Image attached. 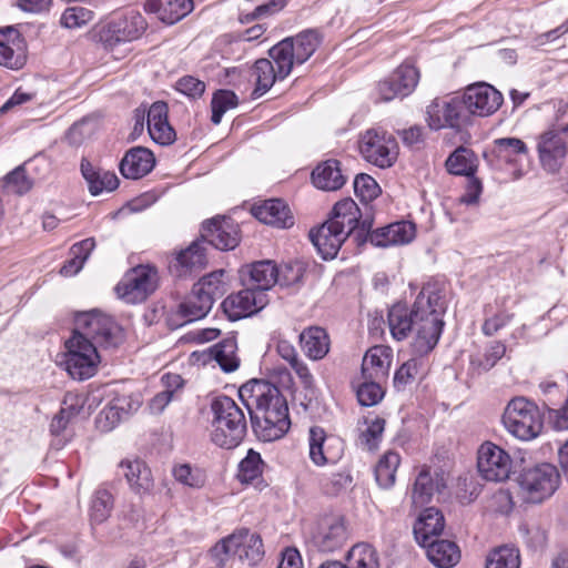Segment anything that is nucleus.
Segmentation results:
<instances>
[{"label": "nucleus", "mask_w": 568, "mask_h": 568, "mask_svg": "<svg viewBox=\"0 0 568 568\" xmlns=\"http://www.w3.org/2000/svg\"><path fill=\"white\" fill-rule=\"evenodd\" d=\"M444 313L445 303L439 293L423 287L410 308L406 304L396 303L388 310L387 324L396 341H404L414 334V352L426 355L439 341Z\"/></svg>", "instance_id": "nucleus-1"}, {"label": "nucleus", "mask_w": 568, "mask_h": 568, "mask_svg": "<svg viewBox=\"0 0 568 568\" xmlns=\"http://www.w3.org/2000/svg\"><path fill=\"white\" fill-rule=\"evenodd\" d=\"M239 396L250 413L253 429L260 439L273 442L288 432V406L275 385L252 379L240 387Z\"/></svg>", "instance_id": "nucleus-2"}, {"label": "nucleus", "mask_w": 568, "mask_h": 568, "mask_svg": "<svg viewBox=\"0 0 568 568\" xmlns=\"http://www.w3.org/2000/svg\"><path fill=\"white\" fill-rule=\"evenodd\" d=\"M361 212L352 199H344L333 207V215L318 229L311 230L310 240L324 260L334 258L344 241L359 224Z\"/></svg>", "instance_id": "nucleus-3"}, {"label": "nucleus", "mask_w": 568, "mask_h": 568, "mask_svg": "<svg viewBox=\"0 0 568 568\" xmlns=\"http://www.w3.org/2000/svg\"><path fill=\"white\" fill-rule=\"evenodd\" d=\"M211 440L219 447L232 449L244 439L247 423L243 409L229 396H219L212 404Z\"/></svg>", "instance_id": "nucleus-4"}, {"label": "nucleus", "mask_w": 568, "mask_h": 568, "mask_svg": "<svg viewBox=\"0 0 568 568\" xmlns=\"http://www.w3.org/2000/svg\"><path fill=\"white\" fill-rule=\"evenodd\" d=\"M505 428L520 440L537 438L544 428V415L539 407L526 397H515L503 414Z\"/></svg>", "instance_id": "nucleus-5"}, {"label": "nucleus", "mask_w": 568, "mask_h": 568, "mask_svg": "<svg viewBox=\"0 0 568 568\" xmlns=\"http://www.w3.org/2000/svg\"><path fill=\"white\" fill-rule=\"evenodd\" d=\"M72 335L92 343L95 349L116 347L123 338L122 329L113 318L95 310L77 315Z\"/></svg>", "instance_id": "nucleus-6"}, {"label": "nucleus", "mask_w": 568, "mask_h": 568, "mask_svg": "<svg viewBox=\"0 0 568 568\" xmlns=\"http://www.w3.org/2000/svg\"><path fill=\"white\" fill-rule=\"evenodd\" d=\"M233 555L240 561L254 566L260 562L264 556L263 542L256 532L248 529H241L231 536L222 539L211 549L216 566L223 567L227 556Z\"/></svg>", "instance_id": "nucleus-7"}, {"label": "nucleus", "mask_w": 568, "mask_h": 568, "mask_svg": "<svg viewBox=\"0 0 568 568\" xmlns=\"http://www.w3.org/2000/svg\"><path fill=\"white\" fill-rule=\"evenodd\" d=\"M517 481L521 499L525 503L539 504L556 491L560 475L554 465L542 463L524 469Z\"/></svg>", "instance_id": "nucleus-8"}, {"label": "nucleus", "mask_w": 568, "mask_h": 568, "mask_svg": "<svg viewBox=\"0 0 568 568\" xmlns=\"http://www.w3.org/2000/svg\"><path fill=\"white\" fill-rule=\"evenodd\" d=\"M362 156L369 163L381 168H390L398 155L396 139L384 130L369 129L358 141Z\"/></svg>", "instance_id": "nucleus-9"}, {"label": "nucleus", "mask_w": 568, "mask_h": 568, "mask_svg": "<svg viewBox=\"0 0 568 568\" xmlns=\"http://www.w3.org/2000/svg\"><path fill=\"white\" fill-rule=\"evenodd\" d=\"M65 369L73 379L84 381L98 371L100 356L92 343H87L79 335H72L67 342Z\"/></svg>", "instance_id": "nucleus-10"}, {"label": "nucleus", "mask_w": 568, "mask_h": 568, "mask_svg": "<svg viewBox=\"0 0 568 568\" xmlns=\"http://www.w3.org/2000/svg\"><path fill=\"white\" fill-rule=\"evenodd\" d=\"M467 112L460 97L437 98L427 106L426 121L435 131L446 128L459 131L470 124Z\"/></svg>", "instance_id": "nucleus-11"}, {"label": "nucleus", "mask_w": 568, "mask_h": 568, "mask_svg": "<svg viewBox=\"0 0 568 568\" xmlns=\"http://www.w3.org/2000/svg\"><path fill=\"white\" fill-rule=\"evenodd\" d=\"M158 287V272L149 265L131 268L115 286L120 298L126 303L144 302Z\"/></svg>", "instance_id": "nucleus-12"}, {"label": "nucleus", "mask_w": 568, "mask_h": 568, "mask_svg": "<svg viewBox=\"0 0 568 568\" xmlns=\"http://www.w3.org/2000/svg\"><path fill=\"white\" fill-rule=\"evenodd\" d=\"M477 468L484 479L501 483L509 478L513 460L505 449L485 442L477 452Z\"/></svg>", "instance_id": "nucleus-13"}, {"label": "nucleus", "mask_w": 568, "mask_h": 568, "mask_svg": "<svg viewBox=\"0 0 568 568\" xmlns=\"http://www.w3.org/2000/svg\"><path fill=\"white\" fill-rule=\"evenodd\" d=\"M348 539L346 520L339 515L322 517L312 534L314 546L322 552H333L342 548Z\"/></svg>", "instance_id": "nucleus-14"}, {"label": "nucleus", "mask_w": 568, "mask_h": 568, "mask_svg": "<svg viewBox=\"0 0 568 568\" xmlns=\"http://www.w3.org/2000/svg\"><path fill=\"white\" fill-rule=\"evenodd\" d=\"M460 98L468 111L469 122L471 115L488 116L495 113L504 101L503 94L485 82L469 85Z\"/></svg>", "instance_id": "nucleus-15"}, {"label": "nucleus", "mask_w": 568, "mask_h": 568, "mask_svg": "<svg viewBox=\"0 0 568 568\" xmlns=\"http://www.w3.org/2000/svg\"><path fill=\"white\" fill-rule=\"evenodd\" d=\"M146 29L144 17L139 11L130 10L106 26L103 38L109 45L131 42L141 38Z\"/></svg>", "instance_id": "nucleus-16"}, {"label": "nucleus", "mask_w": 568, "mask_h": 568, "mask_svg": "<svg viewBox=\"0 0 568 568\" xmlns=\"http://www.w3.org/2000/svg\"><path fill=\"white\" fill-rule=\"evenodd\" d=\"M268 303L266 293L256 292L247 287L229 295L222 303V308L230 321H237L251 316Z\"/></svg>", "instance_id": "nucleus-17"}, {"label": "nucleus", "mask_w": 568, "mask_h": 568, "mask_svg": "<svg viewBox=\"0 0 568 568\" xmlns=\"http://www.w3.org/2000/svg\"><path fill=\"white\" fill-rule=\"evenodd\" d=\"M201 239L217 250H233L240 243L239 225L231 219L213 217L202 224Z\"/></svg>", "instance_id": "nucleus-18"}, {"label": "nucleus", "mask_w": 568, "mask_h": 568, "mask_svg": "<svg viewBox=\"0 0 568 568\" xmlns=\"http://www.w3.org/2000/svg\"><path fill=\"white\" fill-rule=\"evenodd\" d=\"M419 73L410 64H402L385 80L377 85L379 99L384 102L392 101L395 98H404L413 92Z\"/></svg>", "instance_id": "nucleus-19"}, {"label": "nucleus", "mask_w": 568, "mask_h": 568, "mask_svg": "<svg viewBox=\"0 0 568 568\" xmlns=\"http://www.w3.org/2000/svg\"><path fill=\"white\" fill-rule=\"evenodd\" d=\"M537 152L541 168L548 173H557L567 155V144L561 133L547 131L539 136Z\"/></svg>", "instance_id": "nucleus-20"}, {"label": "nucleus", "mask_w": 568, "mask_h": 568, "mask_svg": "<svg viewBox=\"0 0 568 568\" xmlns=\"http://www.w3.org/2000/svg\"><path fill=\"white\" fill-rule=\"evenodd\" d=\"M310 458L317 466L336 463L343 454V442L334 436L327 437L324 429L314 426L310 429Z\"/></svg>", "instance_id": "nucleus-21"}, {"label": "nucleus", "mask_w": 568, "mask_h": 568, "mask_svg": "<svg viewBox=\"0 0 568 568\" xmlns=\"http://www.w3.org/2000/svg\"><path fill=\"white\" fill-rule=\"evenodd\" d=\"M528 155L526 143L518 138H499L493 141L489 151L484 152L487 164L501 170L503 164H515L521 156Z\"/></svg>", "instance_id": "nucleus-22"}, {"label": "nucleus", "mask_w": 568, "mask_h": 568, "mask_svg": "<svg viewBox=\"0 0 568 568\" xmlns=\"http://www.w3.org/2000/svg\"><path fill=\"white\" fill-rule=\"evenodd\" d=\"M204 243L202 239L196 240L189 247L181 251L170 264L171 272L179 277H183L202 271L207 264Z\"/></svg>", "instance_id": "nucleus-23"}, {"label": "nucleus", "mask_w": 568, "mask_h": 568, "mask_svg": "<svg viewBox=\"0 0 568 568\" xmlns=\"http://www.w3.org/2000/svg\"><path fill=\"white\" fill-rule=\"evenodd\" d=\"M26 60L24 43L19 32L12 27L0 30V64L19 70Z\"/></svg>", "instance_id": "nucleus-24"}, {"label": "nucleus", "mask_w": 568, "mask_h": 568, "mask_svg": "<svg viewBox=\"0 0 568 568\" xmlns=\"http://www.w3.org/2000/svg\"><path fill=\"white\" fill-rule=\"evenodd\" d=\"M148 131L152 140L161 145H169L175 141L176 134L168 121V105L165 102H154L148 111Z\"/></svg>", "instance_id": "nucleus-25"}, {"label": "nucleus", "mask_w": 568, "mask_h": 568, "mask_svg": "<svg viewBox=\"0 0 568 568\" xmlns=\"http://www.w3.org/2000/svg\"><path fill=\"white\" fill-rule=\"evenodd\" d=\"M278 280V268L273 261L265 260L253 263L247 266V271L242 273L243 284L265 293Z\"/></svg>", "instance_id": "nucleus-26"}, {"label": "nucleus", "mask_w": 568, "mask_h": 568, "mask_svg": "<svg viewBox=\"0 0 568 568\" xmlns=\"http://www.w3.org/2000/svg\"><path fill=\"white\" fill-rule=\"evenodd\" d=\"M254 216L264 224L278 229H288L294 224V217L288 205L280 199L266 200L253 207Z\"/></svg>", "instance_id": "nucleus-27"}, {"label": "nucleus", "mask_w": 568, "mask_h": 568, "mask_svg": "<svg viewBox=\"0 0 568 568\" xmlns=\"http://www.w3.org/2000/svg\"><path fill=\"white\" fill-rule=\"evenodd\" d=\"M154 166L153 153L143 146L130 149L120 162V172L126 179H140Z\"/></svg>", "instance_id": "nucleus-28"}, {"label": "nucleus", "mask_w": 568, "mask_h": 568, "mask_svg": "<svg viewBox=\"0 0 568 568\" xmlns=\"http://www.w3.org/2000/svg\"><path fill=\"white\" fill-rule=\"evenodd\" d=\"M194 8L192 0H148L144 10L154 13L165 24H174Z\"/></svg>", "instance_id": "nucleus-29"}, {"label": "nucleus", "mask_w": 568, "mask_h": 568, "mask_svg": "<svg viewBox=\"0 0 568 568\" xmlns=\"http://www.w3.org/2000/svg\"><path fill=\"white\" fill-rule=\"evenodd\" d=\"M390 367V354L384 346L369 348L363 357L361 378L386 381Z\"/></svg>", "instance_id": "nucleus-30"}, {"label": "nucleus", "mask_w": 568, "mask_h": 568, "mask_svg": "<svg viewBox=\"0 0 568 568\" xmlns=\"http://www.w3.org/2000/svg\"><path fill=\"white\" fill-rule=\"evenodd\" d=\"M120 467L130 486L138 495L149 494L153 488V478L150 468L141 459L122 460Z\"/></svg>", "instance_id": "nucleus-31"}, {"label": "nucleus", "mask_w": 568, "mask_h": 568, "mask_svg": "<svg viewBox=\"0 0 568 568\" xmlns=\"http://www.w3.org/2000/svg\"><path fill=\"white\" fill-rule=\"evenodd\" d=\"M80 170L93 196L104 191L112 192L119 186L120 181L115 173L93 166L85 158L81 160Z\"/></svg>", "instance_id": "nucleus-32"}, {"label": "nucleus", "mask_w": 568, "mask_h": 568, "mask_svg": "<svg viewBox=\"0 0 568 568\" xmlns=\"http://www.w3.org/2000/svg\"><path fill=\"white\" fill-rule=\"evenodd\" d=\"M445 527L444 515L435 507L426 508L414 525L415 539L419 545H427L439 536Z\"/></svg>", "instance_id": "nucleus-33"}, {"label": "nucleus", "mask_w": 568, "mask_h": 568, "mask_svg": "<svg viewBox=\"0 0 568 568\" xmlns=\"http://www.w3.org/2000/svg\"><path fill=\"white\" fill-rule=\"evenodd\" d=\"M420 546L426 548L427 558L437 568H452L460 560V550L454 541L434 539Z\"/></svg>", "instance_id": "nucleus-34"}, {"label": "nucleus", "mask_w": 568, "mask_h": 568, "mask_svg": "<svg viewBox=\"0 0 568 568\" xmlns=\"http://www.w3.org/2000/svg\"><path fill=\"white\" fill-rule=\"evenodd\" d=\"M313 184L324 191H336L345 184L337 160H327L318 164L312 172Z\"/></svg>", "instance_id": "nucleus-35"}, {"label": "nucleus", "mask_w": 568, "mask_h": 568, "mask_svg": "<svg viewBox=\"0 0 568 568\" xmlns=\"http://www.w3.org/2000/svg\"><path fill=\"white\" fill-rule=\"evenodd\" d=\"M300 342L305 355L314 361L324 358L329 351V336L318 326L304 329L300 335Z\"/></svg>", "instance_id": "nucleus-36"}, {"label": "nucleus", "mask_w": 568, "mask_h": 568, "mask_svg": "<svg viewBox=\"0 0 568 568\" xmlns=\"http://www.w3.org/2000/svg\"><path fill=\"white\" fill-rule=\"evenodd\" d=\"M449 174L471 178L478 169L476 153L466 146H458L445 161Z\"/></svg>", "instance_id": "nucleus-37"}, {"label": "nucleus", "mask_w": 568, "mask_h": 568, "mask_svg": "<svg viewBox=\"0 0 568 568\" xmlns=\"http://www.w3.org/2000/svg\"><path fill=\"white\" fill-rule=\"evenodd\" d=\"M445 487L443 478L434 479L427 469H423L415 479L412 490V503L415 507L428 504L435 491Z\"/></svg>", "instance_id": "nucleus-38"}, {"label": "nucleus", "mask_w": 568, "mask_h": 568, "mask_svg": "<svg viewBox=\"0 0 568 568\" xmlns=\"http://www.w3.org/2000/svg\"><path fill=\"white\" fill-rule=\"evenodd\" d=\"M251 77L255 80V88L252 91V98L258 99L265 94L278 80L277 72L272 61L268 59H258L251 68Z\"/></svg>", "instance_id": "nucleus-39"}, {"label": "nucleus", "mask_w": 568, "mask_h": 568, "mask_svg": "<svg viewBox=\"0 0 568 568\" xmlns=\"http://www.w3.org/2000/svg\"><path fill=\"white\" fill-rule=\"evenodd\" d=\"M212 305L209 297H203L192 288L191 294L179 304L178 314L184 323H191L203 318L210 312Z\"/></svg>", "instance_id": "nucleus-40"}, {"label": "nucleus", "mask_w": 568, "mask_h": 568, "mask_svg": "<svg viewBox=\"0 0 568 568\" xmlns=\"http://www.w3.org/2000/svg\"><path fill=\"white\" fill-rule=\"evenodd\" d=\"M294 48L297 64L306 62L317 50L322 42V36L317 30H305L295 37L287 38Z\"/></svg>", "instance_id": "nucleus-41"}, {"label": "nucleus", "mask_w": 568, "mask_h": 568, "mask_svg": "<svg viewBox=\"0 0 568 568\" xmlns=\"http://www.w3.org/2000/svg\"><path fill=\"white\" fill-rule=\"evenodd\" d=\"M270 58L275 63L278 80H284L296 63L294 48L288 39H284L268 50Z\"/></svg>", "instance_id": "nucleus-42"}, {"label": "nucleus", "mask_w": 568, "mask_h": 568, "mask_svg": "<svg viewBox=\"0 0 568 568\" xmlns=\"http://www.w3.org/2000/svg\"><path fill=\"white\" fill-rule=\"evenodd\" d=\"M94 247L95 241L93 237H89L73 244L70 248L71 257L63 264L60 273L64 276H72L78 274Z\"/></svg>", "instance_id": "nucleus-43"}, {"label": "nucleus", "mask_w": 568, "mask_h": 568, "mask_svg": "<svg viewBox=\"0 0 568 568\" xmlns=\"http://www.w3.org/2000/svg\"><path fill=\"white\" fill-rule=\"evenodd\" d=\"M400 464V456L395 452H386L375 467V479L379 487L390 488L395 484V476Z\"/></svg>", "instance_id": "nucleus-44"}, {"label": "nucleus", "mask_w": 568, "mask_h": 568, "mask_svg": "<svg viewBox=\"0 0 568 568\" xmlns=\"http://www.w3.org/2000/svg\"><path fill=\"white\" fill-rule=\"evenodd\" d=\"M418 356L406 361L395 372L393 385L397 392L405 390L423 374V355Z\"/></svg>", "instance_id": "nucleus-45"}, {"label": "nucleus", "mask_w": 568, "mask_h": 568, "mask_svg": "<svg viewBox=\"0 0 568 568\" xmlns=\"http://www.w3.org/2000/svg\"><path fill=\"white\" fill-rule=\"evenodd\" d=\"M236 349L237 346L234 338H226L213 348V357L225 373L234 372L240 366Z\"/></svg>", "instance_id": "nucleus-46"}, {"label": "nucleus", "mask_w": 568, "mask_h": 568, "mask_svg": "<svg viewBox=\"0 0 568 568\" xmlns=\"http://www.w3.org/2000/svg\"><path fill=\"white\" fill-rule=\"evenodd\" d=\"M349 568H379L375 549L366 544H358L351 548L347 555Z\"/></svg>", "instance_id": "nucleus-47"}, {"label": "nucleus", "mask_w": 568, "mask_h": 568, "mask_svg": "<svg viewBox=\"0 0 568 568\" xmlns=\"http://www.w3.org/2000/svg\"><path fill=\"white\" fill-rule=\"evenodd\" d=\"M225 272L219 270L203 276L193 288L199 292L203 297H209L213 304L215 298L221 297L224 293L223 276Z\"/></svg>", "instance_id": "nucleus-48"}, {"label": "nucleus", "mask_w": 568, "mask_h": 568, "mask_svg": "<svg viewBox=\"0 0 568 568\" xmlns=\"http://www.w3.org/2000/svg\"><path fill=\"white\" fill-rule=\"evenodd\" d=\"M356 396L362 406H374L384 397L383 381L359 378Z\"/></svg>", "instance_id": "nucleus-49"}, {"label": "nucleus", "mask_w": 568, "mask_h": 568, "mask_svg": "<svg viewBox=\"0 0 568 568\" xmlns=\"http://www.w3.org/2000/svg\"><path fill=\"white\" fill-rule=\"evenodd\" d=\"M486 568H520L518 549L508 546L495 549L487 559Z\"/></svg>", "instance_id": "nucleus-50"}, {"label": "nucleus", "mask_w": 568, "mask_h": 568, "mask_svg": "<svg viewBox=\"0 0 568 568\" xmlns=\"http://www.w3.org/2000/svg\"><path fill=\"white\" fill-rule=\"evenodd\" d=\"M112 495L106 489H98L91 501V520L95 524L105 521L112 510Z\"/></svg>", "instance_id": "nucleus-51"}, {"label": "nucleus", "mask_w": 568, "mask_h": 568, "mask_svg": "<svg viewBox=\"0 0 568 568\" xmlns=\"http://www.w3.org/2000/svg\"><path fill=\"white\" fill-rule=\"evenodd\" d=\"M237 97L233 91L230 90H219L214 93L211 106H212V116L211 121L214 124H220L223 114L237 105Z\"/></svg>", "instance_id": "nucleus-52"}, {"label": "nucleus", "mask_w": 568, "mask_h": 568, "mask_svg": "<svg viewBox=\"0 0 568 568\" xmlns=\"http://www.w3.org/2000/svg\"><path fill=\"white\" fill-rule=\"evenodd\" d=\"M263 466L261 455L250 449L246 457L240 463L239 476L243 481H252L262 474Z\"/></svg>", "instance_id": "nucleus-53"}, {"label": "nucleus", "mask_w": 568, "mask_h": 568, "mask_svg": "<svg viewBox=\"0 0 568 568\" xmlns=\"http://www.w3.org/2000/svg\"><path fill=\"white\" fill-rule=\"evenodd\" d=\"M173 476L179 483L192 488H200L205 484L204 473L199 468L193 469L189 464L175 466Z\"/></svg>", "instance_id": "nucleus-54"}, {"label": "nucleus", "mask_w": 568, "mask_h": 568, "mask_svg": "<svg viewBox=\"0 0 568 568\" xmlns=\"http://www.w3.org/2000/svg\"><path fill=\"white\" fill-rule=\"evenodd\" d=\"M4 187L8 192L22 195L29 192L32 187L31 180L27 176L22 165L16 168L13 171L4 176Z\"/></svg>", "instance_id": "nucleus-55"}, {"label": "nucleus", "mask_w": 568, "mask_h": 568, "mask_svg": "<svg viewBox=\"0 0 568 568\" xmlns=\"http://www.w3.org/2000/svg\"><path fill=\"white\" fill-rule=\"evenodd\" d=\"M354 191L362 201L369 202L378 196L381 189L371 175L359 173L354 179Z\"/></svg>", "instance_id": "nucleus-56"}, {"label": "nucleus", "mask_w": 568, "mask_h": 568, "mask_svg": "<svg viewBox=\"0 0 568 568\" xmlns=\"http://www.w3.org/2000/svg\"><path fill=\"white\" fill-rule=\"evenodd\" d=\"M387 233L390 234L392 245H403L413 241L416 229L414 223L400 221L387 225Z\"/></svg>", "instance_id": "nucleus-57"}, {"label": "nucleus", "mask_w": 568, "mask_h": 568, "mask_svg": "<svg viewBox=\"0 0 568 568\" xmlns=\"http://www.w3.org/2000/svg\"><path fill=\"white\" fill-rule=\"evenodd\" d=\"M372 224L367 220L359 221L358 229L356 230V239L359 240L365 233L368 234L369 242L379 247H387L392 245L390 234L387 233V226L377 229L369 232Z\"/></svg>", "instance_id": "nucleus-58"}, {"label": "nucleus", "mask_w": 568, "mask_h": 568, "mask_svg": "<svg viewBox=\"0 0 568 568\" xmlns=\"http://www.w3.org/2000/svg\"><path fill=\"white\" fill-rule=\"evenodd\" d=\"M91 18V11L82 7H71L64 10L60 23L68 29L79 28L85 24Z\"/></svg>", "instance_id": "nucleus-59"}, {"label": "nucleus", "mask_w": 568, "mask_h": 568, "mask_svg": "<svg viewBox=\"0 0 568 568\" xmlns=\"http://www.w3.org/2000/svg\"><path fill=\"white\" fill-rule=\"evenodd\" d=\"M304 275L303 266L300 263L285 264L278 268L277 283L281 286H292L298 284Z\"/></svg>", "instance_id": "nucleus-60"}, {"label": "nucleus", "mask_w": 568, "mask_h": 568, "mask_svg": "<svg viewBox=\"0 0 568 568\" xmlns=\"http://www.w3.org/2000/svg\"><path fill=\"white\" fill-rule=\"evenodd\" d=\"M176 90L189 98H200L205 91V83L196 78L186 75L176 82Z\"/></svg>", "instance_id": "nucleus-61"}, {"label": "nucleus", "mask_w": 568, "mask_h": 568, "mask_svg": "<svg viewBox=\"0 0 568 568\" xmlns=\"http://www.w3.org/2000/svg\"><path fill=\"white\" fill-rule=\"evenodd\" d=\"M514 317V314L500 312L493 317L486 318L481 331L486 336L495 335L499 329L506 326Z\"/></svg>", "instance_id": "nucleus-62"}, {"label": "nucleus", "mask_w": 568, "mask_h": 568, "mask_svg": "<svg viewBox=\"0 0 568 568\" xmlns=\"http://www.w3.org/2000/svg\"><path fill=\"white\" fill-rule=\"evenodd\" d=\"M483 192V184L481 181L473 175L471 178H468L465 193L460 196L459 201L460 203L467 204V205H474L478 203L479 196Z\"/></svg>", "instance_id": "nucleus-63"}, {"label": "nucleus", "mask_w": 568, "mask_h": 568, "mask_svg": "<svg viewBox=\"0 0 568 568\" xmlns=\"http://www.w3.org/2000/svg\"><path fill=\"white\" fill-rule=\"evenodd\" d=\"M89 123L84 120L74 123L65 135L67 142L71 146L81 145L84 140L90 135V130H88Z\"/></svg>", "instance_id": "nucleus-64"}]
</instances>
